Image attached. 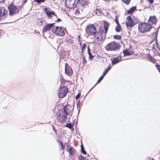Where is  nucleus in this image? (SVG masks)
Returning a JSON list of instances; mask_svg holds the SVG:
<instances>
[{"label": "nucleus", "instance_id": "5701e85b", "mask_svg": "<svg viewBox=\"0 0 160 160\" xmlns=\"http://www.w3.org/2000/svg\"><path fill=\"white\" fill-rule=\"evenodd\" d=\"M112 67L111 66V65L110 64L108 67L105 69L104 72H103V74L104 75H106V74L108 73L109 71L110 70Z\"/></svg>", "mask_w": 160, "mask_h": 160}, {"label": "nucleus", "instance_id": "a878e982", "mask_svg": "<svg viewBox=\"0 0 160 160\" xmlns=\"http://www.w3.org/2000/svg\"><path fill=\"white\" fill-rule=\"evenodd\" d=\"M81 153L84 155H86L87 154V152L85 150L84 146L82 144L81 146Z\"/></svg>", "mask_w": 160, "mask_h": 160}, {"label": "nucleus", "instance_id": "72a5a7b5", "mask_svg": "<svg viewBox=\"0 0 160 160\" xmlns=\"http://www.w3.org/2000/svg\"><path fill=\"white\" fill-rule=\"evenodd\" d=\"M114 21H115V22L117 24V25L120 24V23L119 22L117 16H116L115 18Z\"/></svg>", "mask_w": 160, "mask_h": 160}, {"label": "nucleus", "instance_id": "7c9ffc66", "mask_svg": "<svg viewBox=\"0 0 160 160\" xmlns=\"http://www.w3.org/2000/svg\"><path fill=\"white\" fill-rule=\"evenodd\" d=\"M46 0H34L36 2L39 4L45 2Z\"/></svg>", "mask_w": 160, "mask_h": 160}, {"label": "nucleus", "instance_id": "423d86ee", "mask_svg": "<svg viewBox=\"0 0 160 160\" xmlns=\"http://www.w3.org/2000/svg\"><path fill=\"white\" fill-rule=\"evenodd\" d=\"M9 15L13 16L15 14L19 12L18 9L17 10V6L12 3L8 7Z\"/></svg>", "mask_w": 160, "mask_h": 160}, {"label": "nucleus", "instance_id": "a211bd4d", "mask_svg": "<svg viewBox=\"0 0 160 160\" xmlns=\"http://www.w3.org/2000/svg\"><path fill=\"white\" fill-rule=\"evenodd\" d=\"M109 24L108 22L105 21L104 22V28L105 31V34H106L107 32L108 27L109 26Z\"/></svg>", "mask_w": 160, "mask_h": 160}, {"label": "nucleus", "instance_id": "ea45409f", "mask_svg": "<svg viewBox=\"0 0 160 160\" xmlns=\"http://www.w3.org/2000/svg\"><path fill=\"white\" fill-rule=\"evenodd\" d=\"M150 4H152L154 0H147Z\"/></svg>", "mask_w": 160, "mask_h": 160}, {"label": "nucleus", "instance_id": "2f4dec72", "mask_svg": "<svg viewBox=\"0 0 160 160\" xmlns=\"http://www.w3.org/2000/svg\"><path fill=\"white\" fill-rule=\"evenodd\" d=\"M87 63V61L86 60L85 57L84 56H83L82 57V63L83 65Z\"/></svg>", "mask_w": 160, "mask_h": 160}, {"label": "nucleus", "instance_id": "58836bf2", "mask_svg": "<svg viewBox=\"0 0 160 160\" xmlns=\"http://www.w3.org/2000/svg\"><path fill=\"white\" fill-rule=\"evenodd\" d=\"M61 144L62 148L63 149H64L65 146L63 145L62 142H61Z\"/></svg>", "mask_w": 160, "mask_h": 160}, {"label": "nucleus", "instance_id": "79ce46f5", "mask_svg": "<svg viewBox=\"0 0 160 160\" xmlns=\"http://www.w3.org/2000/svg\"><path fill=\"white\" fill-rule=\"evenodd\" d=\"M52 127L53 130L56 133L57 130L55 129V128L53 125H52Z\"/></svg>", "mask_w": 160, "mask_h": 160}, {"label": "nucleus", "instance_id": "473e14b6", "mask_svg": "<svg viewBox=\"0 0 160 160\" xmlns=\"http://www.w3.org/2000/svg\"><path fill=\"white\" fill-rule=\"evenodd\" d=\"M122 1L126 4L128 5L130 1L131 0H122Z\"/></svg>", "mask_w": 160, "mask_h": 160}, {"label": "nucleus", "instance_id": "1a4fd4ad", "mask_svg": "<svg viewBox=\"0 0 160 160\" xmlns=\"http://www.w3.org/2000/svg\"><path fill=\"white\" fill-rule=\"evenodd\" d=\"M65 73L68 76H70L72 74V70L67 63L65 64Z\"/></svg>", "mask_w": 160, "mask_h": 160}, {"label": "nucleus", "instance_id": "dca6fc26", "mask_svg": "<svg viewBox=\"0 0 160 160\" xmlns=\"http://www.w3.org/2000/svg\"><path fill=\"white\" fill-rule=\"evenodd\" d=\"M78 0H72L68 4L70 6H72L71 8H75L78 3Z\"/></svg>", "mask_w": 160, "mask_h": 160}, {"label": "nucleus", "instance_id": "f704fd0d", "mask_svg": "<svg viewBox=\"0 0 160 160\" xmlns=\"http://www.w3.org/2000/svg\"><path fill=\"white\" fill-rule=\"evenodd\" d=\"M86 158L83 156L80 155L79 157V160H86Z\"/></svg>", "mask_w": 160, "mask_h": 160}, {"label": "nucleus", "instance_id": "f257e3e1", "mask_svg": "<svg viewBox=\"0 0 160 160\" xmlns=\"http://www.w3.org/2000/svg\"><path fill=\"white\" fill-rule=\"evenodd\" d=\"M74 107L73 105L67 104L63 106V110L62 111V115H61V112L57 114V118L59 121L63 124L66 121L68 118L67 115L72 114V112L73 110Z\"/></svg>", "mask_w": 160, "mask_h": 160}, {"label": "nucleus", "instance_id": "6e6552de", "mask_svg": "<svg viewBox=\"0 0 160 160\" xmlns=\"http://www.w3.org/2000/svg\"><path fill=\"white\" fill-rule=\"evenodd\" d=\"M127 21H126V23L127 27H131L135 25V23L134 22L131 16H129L127 18Z\"/></svg>", "mask_w": 160, "mask_h": 160}, {"label": "nucleus", "instance_id": "3c124183", "mask_svg": "<svg viewBox=\"0 0 160 160\" xmlns=\"http://www.w3.org/2000/svg\"><path fill=\"white\" fill-rule=\"evenodd\" d=\"M2 30H0V36L1 35V33H2Z\"/></svg>", "mask_w": 160, "mask_h": 160}, {"label": "nucleus", "instance_id": "e433bc0d", "mask_svg": "<svg viewBox=\"0 0 160 160\" xmlns=\"http://www.w3.org/2000/svg\"><path fill=\"white\" fill-rule=\"evenodd\" d=\"M81 96L80 93H79L75 97V98L76 100H78L80 98Z\"/></svg>", "mask_w": 160, "mask_h": 160}, {"label": "nucleus", "instance_id": "c756f323", "mask_svg": "<svg viewBox=\"0 0 160 160\" xmlns=\"http://www.w3.org/2000/svg\"><path fill=\"white\" fill-rule=\"evenodd\" d=\"M86 47V44L85 43H84L82 47V54L83 53V51L85 49Z\"/></svg>", "mask_w": 160, "mask_h": 160}, {"label": "nucleus", "instance_id": "4be33fe9", "mask_svg": "<svg viewBox=\"0 0 160 160\" xmlns=\"http://www.w3.org/2000/svg\"><path fill=\"white\" fill-rule=\"evenodd\" d=\"M123 53L124 56H130L131 55V53L127 49H126L123 51Z\"/></svg>", "mask_w": 160, "mask_h": 160}, {"label": "nucleus", "instance_id": "4468645a", "mask_svg": "<svg viewBox=\"0 0 160 160\" xmlns=\"http://www.w3.org/2000/svg\"><path fill=\"white\" fill-rule=\"evenodd\" d=\"M157 18L155 16L150 17L148 22H150L152 24H155L157 22Z\"/></svg>", "mask_w": 160, "mask_h": 160}, {"label": "nucleus", "instance_id": "bb28decb", "mask_svg": "<svg viewBox=\"0 0 160 160\" xmlns=\"http://www.w3.org/2000/svg\"><path fill=\"white\" fill-rule=\"evenodd\" d=\"M113 38L115 39L120 40L122 39V36L121 35H116L114 36Z\"/></svg>", "mask_w": 160, "mask_h": 160}, {"label": "nucleus", "instance_id": "0eeeda50", "mask_svg": "<svg viewBox=\"0 0 160 160\" xmlns=\"http://www.w3.org/2000/svg\"><path fill=\"white\" fill-rule=\"evenodd\" d=\"M68 89L66 86H63L60 88L58 92V96L59 98H63L67 95Z\"/></svg>", "mask_w": 160, "mask_h": 160}, {"label": "nucleus", "instance_id": "c9c22d12", "mask_svg": "<svg viewBox=\"0 0 160 160\" xmlns=\"http://www.w3.org/2000/svg\"><path fill=\"white\" fill-rule=\"evenodd\" d=\"M156 67L157 68L158 70V71L160 72V65L158 64H157L156 65Z\"/></svg>", "mask_w": 160, "mask_h": 160}, {"label": "nucleus", "instance_id": "20e7f679", "mask_svg": "<svg viewBox=\"0 0 160 160\" xmlns=\"http://www.w3.org/2000/svg\"><path fill=\"white\" fill-rule=\"evenodd\" d=\"M66 29L62 27L56 26L55 28H53L52 31L56 35L63 36L65 34Z\"/></svg>", "mask_w": 160, "mask_h": 160}, {"label": "nucleus", "instance_id": "c03bdc74", "mask_svg": "<svg viewBox=\"0 0 160 160\" xmlns=\"http://www.w3.org/2000/svg\"><path fill=\"white\" fill-rule=\"evenodd\" d=\"M77 108H78V107L79 108H80V106H78V103H77ZM80 108H79V109H78V114L79 112V111L80 110Z\"/></svg>", "mask_w": 160, "mask_h": 160}, {"label": "nucleus", "instance_id": "5fc2aeb1", "mask_svg": "<svg viewBox=\"0 0 160 160\" xmlns=\"http://www.w3.org/2000/svg\"><path fill=\"white\" fill-rule=\"evenodd\" d=\"M158 55H159V56H160V53H159V54H158Z\"/></svg>", "mask_w": 160, "mask_h": 160}, {"label": "nucleus", "instance_id": "f3484780", "mask_svg": "<svg viewBox=\"0 0 160 160\" xmlns=\"http://www.w3.org/2000/svg\"><path fill=\"white\" fill-rule=\"evenodd\" d=\"M104 32V31L103 30H102L99 32H97L96 33L97 34H98L100 36V39L101 41L104 39L106 37V34L105 33L104 36H103V33Z\"/></svg>", "mask_w": 160, "mask_h": 160}, {"label": "nucleus", "instance_id": "a19ab883", "mask_svg": "<svg viewBox=\"0 0 160 160\" xmlns=\"http://www.w3.org/2000/svg\"><path fill=\"white\" fill-rule=\"evenodd\" d=\"M94 58V56H93L92 54L90 55V56H89V59H91L92 60V59Z\"/></svg>", "mask_w": 160, "mask_h": 160}, {"label": "nucleus", "instance_id": "aec40b11", "mask_svg": "<svg viewBox=\"0 0 160 160\" xmlns=\"http://www.w3.org/2000/svg\"><path fill=\"white\" fill-rule=\"evenodd\" d=\"M120 61L118 57L114 58L112 61V65H114L119 62Z\"/></svg>", "mask_w": 160, "mask_h": 160}, {"label": "nucleus", "instance_id": "6e6d98bb", "mask_svg": "<svg viewBox=\"0 0 160 160\" xmlns=\"http://www.w3.org/2000/svg\"><path fill=\"white\" fill-rule=\"evenodd\" d=\"M74 160V159H73V160Z\"/></svg>", "mask_w": 160, "mask_h": 160}, {"label": "nucleus", "instance_id": "393cba45", "mask_svg": "<svg viewBox=\"0 0 160 160\" xmlns=\"http://www.w3.org/2000/svg\"><path fill=\"white\" fill-rule=\"evenodd\" d=\"M105 76V75H104L103 74V75L101 76L99 78V79H98V80L97 81V83L95 85L91 88L90 89V90L89 91V92L94 87V86H95L97 83H99V82H101V81L102 80L104 77Z\"/></svg>", "mask_w": 160, "mask_h": 160}, {"label": "nucleus", "instance_id": "ddd939ff", "mask_svg": "<svg viewBox=\"0 0 160 160\" xmlns=\"http://www.w3.org/2000/svg\"><path fill=\"white\" fill-rule=\"evenodd\" d=\"M44 10L48 17L49 18H51L52 15H54L57 18V16L55 14V13L54 12L49 11L48 8H45L44 9Z\"/></svg>", "mask_w": 160, "mask_h": 160}, {"label": "nucleus", "instance_id": "de8ad7c7", "mask_svg": "<svg viewBox=\"0 0 160 160\" xmlns=\"http://www.w3.org/2000/svg\"><path fill=\"white\" fill-rule=\"evenodd\" d=\"M88 54L89 56H90V55H92V54L90 52H88Z\"/></svg>", "mask_w": 160, "mask_h": 160}, {"label": "nucleus", "instance_id": "c85d7f7f", "mask_svg": "<svg viewBox=\"0 0 160 160\" xmlns=\"http://www.w3.org/2000/svg\"><path fill=\"white\" fill-rule=\"evenodd\" d=\"M148 58L151 62L153 61V58L149 54H148L147 57Z\"/></svg>", "mask_w": 160, "mask_h": 160}, {"label": "nucleus", "instance_id": "412c9836", "mask_svg": "<svg viewBox=\"0 0 160 160\" xmlns=\"http://www.w3.org/2000/svg\"><path fill=\"white\" fill-rule=\"evenodd\" d=\"M136 10V7H133L128 11L127 13L128 14H132L134 11Z\"/></svg>", "mask_w": 160, "mask_h": 160}, {"label": "nucleus", "instance_id": "6ab92c4d", "mask_svg": "<svg viewBox=\"0 0 160 160\" xmlns=\"http://www.w3.org/2000/svg\"><path fill=\"white\" fill-rule=\"evenodd\" d=\"M88 0H78V3L82 6H85L88 5Z\"/></svg>", "mask_w": 160, "mask_h": 160}, {"label": "nucleus", "instance_id": "9b49d317", "mask_svg": "<svg viewBox=\"0 0 160 160\" xmlns=\"http://www.w3.org/2000/svg\"><path fill=\"white\" fill-rule=\"evenodd\" d=\"M158 31L157 30L156 31V32H154L152 33V40L151 41V43H152L155 40L156 41V44L157 47L159 49V45L158 43V40H157V36H158Z\"/></svg>", "mask_w": 160, "mask_h": 160}, {"label": "nucleus", "instance_id": "2eb2a0df", "mask_svg": "<svg viewBox=\"0 0 160 160\" xmlns=\"http://www.w3.org/2000/svg\"><path fill=\"white\" fill-rule=\"evenodd\" d=\"M68 147H70V148L68 149L67 150V151L68 152L69 154L71 155H74L75 152V149L72 147H70V145H68L67 147V149H68Z\"/></svg>", "mask_w": 160, "mask_h": 160}, {"label": "nucleus", "instance_id": "cd10ccee", "mask_svg": "<svg viewBox=\"0 0 160 160\" xmlns=\"http://www.w3.org/2000/svg\"><path fill=\"white\" fill-rule=\"evenodd\" d=\"M65 126L69 128L70 129H71L73 127V126L72 125V124L71 123H67L66 124V125Z\"/></svg>", "mask_w": 160, "mask_h": 160}, {"label": "nucleus", "instance_id": "f8f14e48", "mask_svg": "<svg viewBox=\"0 0 160 160\" xmlns=\"http://www.w3.org/2000/svg\"><path fill=\"white\" fill-rule=\"evenodd\" d=\"M54 24V23H49L46 24L43 27V31L46 32L50 30L52 28H54L53 27Z\"/></svg>", "mask_w": 160, "mask_h": 160}, {"label": "nucleus", "instance_id": "7ed1b4c3", "mask_svg": "<svg viewBox=\"0 0 160 160\" xmlns=\"http://www.w3.org/2000/svg\"><path fill=\"white\" fill-rule=\"evenodd\" d=\"M152 27V26L150 24L144 22L140 23L138 26L139 30L142 33L150 31Z\"/></svg>", "mask_w": 160, "mask_h": 160}, {"label": "nucleus", "instance_id": "9d476101", "mask_svg": "<svg viewBox=\"0 0 160 160\" xmlns=\"http://www.w3.org/2000/svg\"><path fill=\"white\" fill-rule=\"evenodd\" d=\"M7 13V10L4 7H0V20L5 18Z\"/></svg>", "mask_w": 160, "mask_h": 160}, {"label": "nucleus", "instance_id": "8fccbe9b", "mask_svg": "<svg viewBox=\"0 0 160 160\" xmlns=\"http://www.w3.org/2000/svg\"><path fill=\"white\" fill-rule=\"evenodd\" d=\"M72 0H66V2H68V3H69Z\"/></svg>", "mask_w": 160, "mask_h": 160}, {"label": "nucleus", "instance_id": "37998d69", "mask_svg": "<svg viewBox=\"0 0 160 160\" xmlns=\"http://www.w3.org/2000/svg\"><path fill=\"white\" fill-rule=\"evenodd\" d=\"M27 1V0H23V1L22 3V5H23L24 4H25L26 2Z\"/></svg>", "mask_w": 160, "mask_h": 160}, {"label": "nucleus", "instance_id": "603ef678", "mask_svg": "<svg viewBox=\"0 0 160 160\" xmlns=\"http://www.w3.org/2000/svg\"><path fill=\"white\" fill-rule=\"evenodd\" d=\"M155 46H154V45H153V47H152V49H155Z\"/></svg>", "mask_w": 160, "mask_h": 160}, {"label": "nucleus", "instance_id": "864d4df0", "mask_svg": "<svg viewBox=\"0 0 160 160\" xmlns=\"http://www.w3.org/2000/svg\"><path fill=\"white\" fill-rule=\"evenodd\" d=\"M99 11V12H100V10H98L97 11V12Z\"/></svg>", "mask_w": 160, "mask_h": 160}, {"label": "nucleus", "instance_id": "49530a36", "mask_svg": "<svg viewBox=\"0 0 160 160\" xmlns=\"http://www.w3.org/2000/svg\"><path fill=\"white\" fill-rule=\"evenodd\" d=\"M97 39V40L98 41L99 40V36H98L97 37H96V38Z\"/></svg>", "mask_w": 160, "mask_h": 160}, {"label": "nucleus", "instance_id": "a18cd8bd", "mask_svg": "<svg viewBox=\"0 0 160 160\" xmlns=\"http://www.w3.org/2000/svg\"><path fill=\"white\" fill-rule=\"evenodd\" d=\"M61 19H59V18H58L57 19V20H55V22H61Z\"/></svg>", "mask_w": 160, "mask_h": 160}, {"label": "nucleus", "instance_id": "39448f33", "mask_svg": "<svg viewBox=\"0 0 160 160\" xmlns=\"http://www.w3.org/2000/svg\"><path fill=\"white\" fill-rule=\"evenodd\" d=\"M86 31L88 36L89 35H93L94 38H96V28L93 24H91L88 26L86 28Z\"/></svg>", "mask_w": 160, "mask_h": 160}, {"label": "nucleus", "instance_id": "4c0bfd02", "mask_svg": "<svg viewBox=\"0 0 160 160\" xmlns=\"http://www.w3.org/2000/svg\"><path fill=\"white\" fill-rule=\"evenodd\" d=\"M80 13L78 9H76L75 11V13L76 15H78Z\"/></svg>", "mask_w": 160, "mask_h": 160}, {"label": "nucleus", "instance_id": "b1692460", "mask_svg": "<svg viewBox=\"0 0 160 160\" xmlns=\"http://www.w3.org/2000/svg\"><path fill=\"white\" fill-rule=\"evenodd\" d=\"M122 29V28L120 24H118L115 28V31L117 32H120Z\"/></svg>", "mask_w": 160, "mask_h": 160}, {"label": "nucleus", "instance_id": "09e8293b", "mask_svg": "<svg viewBox=\"0 0 160 160\" xmlns=\"http://www.w3.org/2000/svg\"><path fill=\"white\" fill-rule=\"evenodd\" d=\"M89 50H90L89 48V46H88V52H90Z\"/></svg>", "mask_w": 160, "mask_h": 160}, {"label": "nucleus", "instance_id": "f03ea898", "mask_svg": "<svg viewBox=\"0 0 160 160\" xmlns=\"http://www.w3.org/2000/svg\"><path fill=\"white\" fill-rule=\"evenodd\" d=\"M120 47L121 46L119 42L113 41L109 43L104 48L107 51H119Z\"/></svg>", "mask_w": 160, "mask_h": 160}]
</instances>
